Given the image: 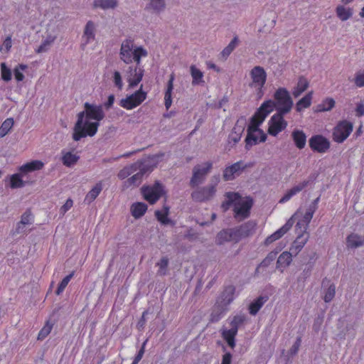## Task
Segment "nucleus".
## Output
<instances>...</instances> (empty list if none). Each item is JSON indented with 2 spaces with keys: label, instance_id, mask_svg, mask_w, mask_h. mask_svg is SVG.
Returning a JSON list of instances; mask_svg holds the SVG:
<instances>
[{
  "label": "nucleus",
  "instance_id": "obj_1",
  "mask_svg": "<svg viewBox=\"0 0 364 364\" xmlns=\"http://www.w3.org/2000/svg\"><path fill=\"white\" fill-rule=\"evenodd\" d=\"M293 100L289 91L284 87L278 88L274 94V100L264 101L257 109V114H260L264 118L275 108L277 112L288 114L293 107Z\"/></svg>",
  "mask_w": 364,
  "mask_h": 364
},
{
  "label": "nucleus",
  "instance_id": "obj_2",
  "mask_svg": "<svg viewBox=\"0 0 364 364\" xmlns=\"http://www.w3.org/2000/svg\"><path fill=\"white\" fill-rule=\"evenodd\" d=\"M99 126V122L87 120V109H85L77 114V119L73 128V140L77 141L87 136H93L97 133Z\"/></svg>",
  "mask_w": 364,
  "mask_h": 364
},
{
  "label": "nucleus",
  "instance_id": "obj_3",
  "mask_svg": "<svg viewBox=\"0 0 364 364\" xmlns=\"http://www.w3.org/2000/svg\"><path fill=\"white\" fill-rule=\"evenodd\" d=\"M266 118L262 116L260 114L255 113L250 119V124L247 127V134L245 138V149L250 150V149L258 143V137L255 134V132H258L260 134L259 141L264 142L267 139L266 134L259 128V127L263 123Z\"/></svg>",
  "mask_w": 364,
  "mask_h": 364
},
{
  "label": "nucleus",
  "instance_id": "obj_4",
  "mask_svg": "<svg viewBox=\"0 0 364 364\" xmlns=\"http://www.w3.org/2000/svg\"><path fill=\"white\" fill-rule=\"evenodd\" d=\"M141 192L150 204H154L165 193L164 186L159 181L152 186H143Z\"/></svg>",
  "mask_w": 364,
  "mask_h": 364
},
{
  "label": "nucleus",
  "instance_id": "obj_5",
  "mask_svg": "<svg viewBox=\"0 0 364 364\" xmlns=\"http://www.w3.org/2000/svg\"><path fill=\"white\" fill-rule=\"evenodd\" d=\"M286 114L275 113L269 119L267 132L269 134L276 136L279 132L284 130L287 127V122L284 119Z\"/></svg>",
  "mask_w": 364,
  "mask_h": 364
},
{
  "label": "nucleus",
  "instance_id": "obj_6",
  "mask_svg": "<svg viewBox=\"0 0 364 364\" xmlns=\"http://www.w3.org/2000/svg\"><path fill=\"white\" fill-rule=\"evenodd\" d=\"M142 87L141 85L140 89L134 94L122 99L119 105L127 109H132L141 104L146 97V92L142 90Z\"/></svg>",
  "mask_w": 364,
  "mask_h": 364
},
{
  "label": "nucleus",
  "instance_id": "obj_7",
  "mask_svg": "<svg viewBox=\"0 0 364 364\" xmlns=\"http://www.w3.org/2000/svg\"><path fill=\"white\" fill-rule=\"evenodd\" d=\"M353 131V124L347 120L338 123L333 132V139L338 143L343 142Z\"/></svg>",
  "mask_w": 364,
  "mask_h": 364
},
{
  "label": "nucleus",
  "instance_id": "obj_8",
  "mask_svg": "<svg viewBox=\"0 0 364 364\" xmlns=\"http://www.w3.org/2000/svg\"><path fill=\"white\" fill-rule=\"evenodd\" d=\"M250 75L252 79V82L250 84V86L258 89V94L262 95V89L264 85L267 80V74L264 69L260 66H255L253 69H252Z\"/></svg>",
  "mask_w": 364,
  "mask_h": 364
},
{
  "label": "nucleus",
  "instance_id": "obj_9",
  "mask_svg": "<svg viewBox=\"0 0 364 364\" xmlns=\"http://www.w3.org/2000/svg\"><path fill=\"white\" fill-rule=\"evenodd\" d=\"M215 185L197 188L191 193V197L196 202H204L210 200L215 194Z\"/></svg>",
  "mask_w": 364,
  "mask_h": 364
},
{
  "label": "nucleus",
  "instance_id": "obj_10",
  "mask_svg": "<svg viewBox=\"0 0 364 364\" xmlns=\"http://www.w3.org/2000/svg\"><path fill=\"white\" fill-rule=\"evenodd\" d=\"M309 144L312 151L318 153H326L330 148V141L322 135L312 136Z\"/></svg>",
  "mask_w": 364,
  "mask_h": 364
},
{
  "label": "nucleus",
  "instance_id": "obj_11",
  "mask_svg": "<svg viewBox=\"0 0 364 364\" xmlns=\"http://www.w3.org/2000/svg\"><path fill=\"white\" fill-rule=\"evenodd\" d=\"M205 167L201 168L199 165L194 166L193 169V176L190 181V185L192 187L198 186L204 179L205 176L211 170L213 164L210 161L205 163Z\"/></svg>",
  "mask_w": 364,
  "mask_h": 364
},
{
  "label": "nucleus",
  "instance_id": "obj_12",
  "mask_svg": "<svg viewBox=\"0 0 364 364\" xmlns=\"http://www.w3.org/2000/svg\"><path fill=\"white\" fill-rule=\"evenodd\" d=\"M247 167V166L245 165L242 161H237L231 166H227L223 171V178L224 181H228L235 179V177L239 176Z\"/></svg>",
  "mask_w": 364,
  "mask_h": 364
},
{
  "label": "nucleus",
  "instance_id": "obj_13",
  "mask_svg": "<svg viewBox=\"0 0 364 364\" xmlns=\"http://www.w3.org/2000/svg\"><path fill=\"white\" fill-rule=\"evenodd\" d=\"M84 107L85 109H87L88 121L93 119L96 121L95 122L100 123V121L103 119L105 117L102 105H96L89 102H85L84 104Z\"/></svg>",
  "mask_w": 364,
  "mask_h": 364
},
{
  "label": "nucleus",
  "instance_id": "obj_14",
  "mask_svg": "<svg viewBox=\"0 0 364 364\" xmlns=\"http://www.w3.org/2000/svg\"><path fill=\"white\" fill-rule=\"evenodd\" d=\"M252 204V200L250 198L241 200L236 203L234 208L235 218L241 217L242 219L247 218Z\"/></svg>",
  "mask_w": 364,
  "mask_h": 364
},
{
  "label": "nucleus",
  "instance_id": "obj_15",
  "mask_svg": "<svg viewBox=\"0 0 364 364\" xmlns=\"http://www.w3.org/2000/svg\"><path fill=\"white\" fill-rule=\"evenodd\" d=\"M246 125V119L244 117L237 119L232 132L228 136V143H233V145L237 144L241 139L242 134Z\"/></svg>",
  "mask_w": 364,
  "mask_h": 364
},
{
  "label": "nucleus",
  "instance_id": "obj_16",
  "mask_svg": "<svg viewBox=\"0 0 364 364\" xmlns=\"http://www.w3.org/2000/svg\"><path fill=\"white\" fill-rule=\"evenodd\" d=\"M138 172L134 174L132 177L129 178L125 181L127 186H138L141 181L143 176L149 171H151V167L148 164L141 161V167L138 168Z\"/></svg>",
  "mask_w": 364,
  "mask_h": 364
},
{
  "label": "nucleus",
  "instance_id": "obj_17",
  "mask_svg": "<svg viewBox=\"0 0 364 364\" xmlns=\"http://www.w3.org/2000/svg\"><path fill=\"white\" fill-rule=\"evenodd\" d=\"M144 70L140 67L136 66L133 68L129 67V76L128 78L129 86L132 88L135 87L142 80Z\"/></svg>",
  "mask_w": 364,
  "mask_h": 364
},
{
  "label": "nucleus",
  "instance_id": "obj_18",
  "mask_svg": "<svg viewBox=\"0 0 364 364\" xmlns=\"http://www.w3.org/2000/svg\"><path fill=\"white\" fill-rule=\"evenodd\" d=\"M218 244H223L225 242H238V237L235 228H228L221 230L217 236Z\"/></svg>",
  "mask_w": 364,
  "mask_h": 364
},
{
  "label": "nucleus",
  "instance_id": "obj_19",
  "mask_svg": "<svg viewBox=\"0 0 364 364\" xmlns=\"http://www.w3.org/2000/svg\"><path fill=\"white\" fill-rule=\"evenodd\" d=\"M255 222L248 221L239 227L234 228L238 237V241L243 237L250 235L255 228Z\"/></svg>",
  "mask_w": 364,
  "mask_h": 364
},
{
  "label": "nucleus",
  "instance_id": "obj_20",
  "mask_svg": "<svg viewBox=\"0 0 364 364\" xmlns=\"http://www.w3.org/2000/svg\"><path fill=\"white\" fill-rule=\"evenodd\" d=\"M291 137L295 146L299 149H302L305 147L306 143V135L302 130L297 129H294L291 132Z\"/></svg>",
  "mask_w": 364,
  "mask_h": 364
},
{
  "label": "nucleus",
  "instance_id": "obj_21",
  "mask_svg": "<svg viewBox=\"0 0 364 364\" xmlns=\"http://www.w3.org/2000/svg\"><path fill=\"white\" fill-rule=\"evenodd\" d=\"M95 23L92 21H89L85 27L84 33L82 38L85 39V42L82 44V46H85L87 44L94 41L95 39Z\"/></svg>",
  "mask_w": 364,
  "mask_h": 364
},
{
  "label": "nucleus",
  "instance_id": "obj_22",
  "mask_svg": "<svg viewBox=\"0 0 364 364\" xmlns=\"http://www.w3.org/2000/svg\"><path fill=\"white\" fill-rule=\"evenodd\" d=\"M237 334V331L235 329L230 328L225 329L223 328L221 330V336L227 342L229 347L233 349L235 347V336Z\"/></svg>",
  "mask_w": 364,
  "mask_h": 364
},
{
  "label": "nucleus",
  "instance_id": "obj_23",
  "mask_svg": "<svg viewBox=\"0 0 364 364\" xmlns=\"http://www.w3.org/2000/svg\"><path fill=\"white\" fill-rule=\"evenodd\" d=\"M235 287L232 285L226 287L221 294V304L223 306L229 305L234 299Z\"/></svg>",
  "mask_w": 364,
  "mask_h": 364
},
{
  "label": "nucleus",
  "instance_id": "obj_24",
  "mask_svg": "<svg viewBox=\"0 0 364 364\" xmlns=\"http://www.w3.org/2000/svg\"><path fill=\"white\" fill-rule=\"evenodd\" d=\"M119 0H94V9L100 8L103 10L114 9L118 6Z\"/></svg>",
  "mask_w": 364,
  "mask_h": 364
},
{
  "label": "nucleus",
  "instance_id": "obj_25",
  "mask_svg": "<svg viewBox=\"0 0 364 364\" xmlns=\"http://www.w3.org/2000/svg\"><path fill=\"white\" fill-rule=\"evenodd\" d=\"M141 167V161H138L129 166H127L124 167L122 169H121L117 176L119 179L123 180L128 176H129L131 174L134 173V172L137 171L138 168Z\"/></svg>",
  "mask_w": 364,
  "mask_h": 364
},
{
  "label": "nucleus",
  "instance_id": "obj_26",
  "mask_svg": "<svg viewBox=\"0 0 364 364\" xmlns=\"http://www.w3.org/2000/svg\"><path fill=\"white\" fill-rule=\"evenodd\" d=\"M268 299L267 296H260L254 300L249 306L250 314L253 316L256 315Z\"/></svg>",
  "mask_w": 364,
  "mask_h": 364
},
{
  "label": "nucleus",
  "instance_id": "obj_27",
  "mask_svg": "<svg viewBox=\"0 0 364 364\" xmlns=\"http://www.w3.org/2000/svg\"><path fill=\"white\" fill-rule=\"evenodd\" d=\"M309 81L304 77L299 78L296 85L294 87L292 95L294 97H299L309 87Z\"/></svg>",
  "mask_w": 364,
  "mask_h": 364
},
{
  "label": "nucleus",
  "instance_id": "obj_28",
  "mask_svg": "<svg viewBox=\"0 0 364 364\" xmlns=\"http://www.w3.org/2000/svg\"><path fill=\"white\" fill-rule=\"evenodd\" d=\"M147 205L144 203H135L131 206L132 215L136 219L142 217L147 210Z\"/></svg>",
  "mask_w": 364,
  "mask_h": 364
},
{
  "label": "nucleus",
  "instance_id": "obj_29",
  "mask_svg": "<svg viewBox=\"0 0 364 364\" xmlns=\"http://www.w3.org/2000/svg\"><path fill=\"white\" fill-rule=\"evenodd\" d=\"M308 237H304V235L301 234L298 235L291 247H290V252L294 254L295 255H297L306 243Z\"/></svg>",
  "mask_w": 364,
  "mask_h": 364
},
{
  "label": "nucleus",
  "instance_id": "obj_30",
  "mask_svg": "<svg viewBox=\"0 0 364 364\" xmlns=\"http://www.w3.org/2000/svg\"><path fill=\"white\" fill-rule=\"evenodd\" d=\"M44 164L42 161L36 160L26 163L20 167V171L22 173H26L33 171L41 170Z\"/></svg>",
  "mask_w": 364,
  "mask_h": 364
},
{
  "label": "nucleus",
  "instance_id": "obj_31",
  "mask_svg": "<svg viewBox=\"0 0 364 364\" xmlns=\"http://www.w3.org/2000/svg\"><path fill=\"white\" fill-rule=\"evenodd\" d=\"M347 245L351 248H356L364 245V237L357 234H350L347 237Z\"/></svg>",
  "mask_w": 364,
  "mask_h": 364
},
{
  "label": "nucleus",
  "instance_id": "obj_32",
  "mask_svg": "<svg viewBox=\"0 0 364 364\" xmlns=\"http://www.w3.org/2000/svg\"><path fill=\"white\" fill-rule=\"evenodd\" d=\"M292 253L290 252H283L277 259V268L288 267L292 261Z\"/></svg>",
  "mask_w": 364,
  "mask_h": 364
},
{
  "label": "nucleus",
  "instance_id": "obj_33",
  "mask_svg": "<svg viewBox=\"0 0 364 364\" xmlns=\"http://www.w3.org/2000/svg\"><path fill=\"white\" fill-rule=\"evenodd\" d=\"M173 80H174V76L173 75H171L170 79L167 84V89L165 92L164 96V105L166 108V109H168L169 107L171 105L172 103V98H171V92L173 89Z\"/></svg>",
  "mask_w": 364,
  "mask_h": 364
},
{
  "label": "nucleus",
  "instance_id": "obj_34",
  "mask_svg": "<svg viewBox=\"0 0 364 364\" xmlns=\"http://www.w3.org/2000/svg\"><path fill=\"white\" fill-rule=\"evenodd\" d=\"M191 75L192 76V85H203L205 82L203 80V73L198 69L196 65H192L190 67Z\"/></svg>",
  "mask_w": 364,
  "mask_h": 364
},
{
  "label": "nucleus",
  "instance_id": "obj_35",
  "mask_svg": "<svg viewBox=\"0 0 364 364\" xmlns=\"http://www.w3.org/2000/svg\"><path fill=\"white\" fill-rule=\"evenodd\" d=\"M312 95H313V92L311 91L296 102V110L297 112H300L304 109L308 108L311 106Z\"/></svg>",
  "mask_w": 364,
  "mask_h": 364
},
{
  "label": "nucleus",
  "instance_id": "obj_36",
  "mask_svg": "<svg viewBox=\"0 0 364 364\" xmlns=\"http://www.w3.org/2000/svg\"><path fill=\"white\" fill-rule=\"evenodd\" d=\"M102 186L101 183H97L86 195L85 202L90 204L99 196L102 191Z\"/></svg>",
  "mask_w": 364,
  "mask_h": 364
},
{
  "label": "nucleus",
  "instance_id": "obj_37",
  "mask_svg": "<svg viewBox=\"0 0 364 364\" xmlns=\"http://www.w3.org/2000/svg\"><path fill=\"white\" fill-rule=\"evenodd\" d=\"M166 8L164 0H150V3L146 5L145 9H152L156 14H160Z\"/></svg>",
  "mask_w": 364,
  "mask_h": 364
},
{
  "label": "nucleus",
  "instance_id": "obj_38",
  "mask_svg": "<svg viewBox=\"0 0 364 364\" xmlns=\"http://www.w3.org/2000/svg\"><path fill=\"white\" fill-rule=\"evenodd\" d=\"M148 55L146 50L141 46L137 47L133 50L132 61L134 60L136 63V66L139 67L141 63V58L146 57Z\"/></svg>",
  "mask_w": 364,
  "mask_h": 364
},
{
  "label": "nucleus",
  "instance_id": "obj_39",
  "mask_svg": "<svg viewBox=\"0 0 364 364\" xmlns=\"http://www.w3.org/2000/svg\"><path fill=\"white\" fill-rule=\"evenodd\" d=\"M164 213L160 210H156L155 212V215L159 222H161L164 225H167L169 223H171V220L168 218V215L169 213V207L164 206Z\"/></svg>",
  "mask_w": 364,
  "mask_h": 364
},
{
  "label": "nucleus",
  "instance_id": "obj_40",
  "mask_svg": "<svg viewBox=\"0 0 364 364\" xmlns=\"http://www.w3.org/2000/svg\"><path fill=\"white\" fill-rule=\"evenodd\" d=\"M337 16L341 21L348 20L353 15L352 10L350 9H346L343 6H338L336 8Z\"/></svg>",
  "mask_w": 364,
  "mask_h": 364
},
{
  "label": "nucleus",
  "instance_id": "obj_41",
  "mask_svg": "<svg viewBox=\"0 0 364 364\" xmlns=\"http://www.w3.org/2000/svg\"><path fill=\"white\" fill-rule=\"evenodd\" d=\"M25 183L20 173H15L11 176L10 186L11 188H22L25 186Z\"/></svg>",
  "mask_w": 364,
  "mask_h": 364
},
{
  "label": "nucleus",
  "instance_id": "obj_42",
  "mask_svg": "<svg viewBox=\"0 0 364 364\" xmlns=\"http://www.w3.org/2000/svg\"><path fill=\"white\" fill-rule=\"evenodd\" d=\"M13 118L6 119L0 127V138L6 136L14 125Z\"/></svg>",
  "mask_w": 364,
  "mask_h": 364
},
{
  "label": "nucleus",
  "instance_id": "obj_43",
  "mask_svg": "<svg viewBox=\"0 0 364 364\" xmlns=\"http://www.w3.org/2000/svg\"><path fill=\"white\" fill-rule=\"evenodd\" d=\"M79 156H77L76 154H73L71 152L66 153L63 156V163L66 166H72L74 165L78 160Z\"/></svg>",
  "mask_w": 364,
  "mask_h": 364
},
{
  "label": "nucleus",
  "instance_id": "obj_44",
  "mask_svg": "<svg viewBox=\"0 0 364 364\" xmlns=\"http://www.w3.org/2000/svg\"><path fill=\"white\" fill-rule=\"evenodd\" d=\"M335 106V100L333 98H326L321 104L318 105V111L325 112L331 110Z\"/></svg>",
  "mask_w": 364,
  "mask_h": 364
},
{
  "label": "nucleus",
  "instance_id": "obj_45",
  "mask_svg": "<svg viewBox=\"0 0 364 364\" xmlns=\"http://www.w3.org/2000/svg\"><path fill=\"white\" fill-rule=\"evenodd\" d=\"M75 272H72L70 274L67 275L63 279L60 283L58 284V288L55 291V294L57 295H60L65 289L67 285L68 284L70 279L73 277Z\"/></svg>",
  "mask_w": 364,
  "mask_h": 364
},
{
  "label": "nucleus",
  "instance_id": "obj_46",
  "mask_svg": "<svg viewBox=\"0 0 364 364\" xmlns=\"http://www.w3.org/2000/svg\"><path fill=\"white\" fill-rule=\"evenodd\" d=\"M317 176H318V174L316 173H311L306 180L299 183V184L296 185L295 186L297 188H299V191L301 192L309 185L313 183L315 181V180L316 179Z\"/></svg>",
  "mask_w": 364,
  "mask_h": 364
},
{
  "label": "nucleus",
  "instance_id": "obj_47",
  "mask_svg": "<svg viewBox=\"0 0 364 364\" xmlns=\"http://www.w3.org/2000/svg\"><path fill=\"white\" fill-rule=\"evenodd\" d=\"M225 196L228 198V200L223 203L222 204V207L224 208L225 210H227L235 200L240 198V196L237 193L228 192L226 193Z\"/></svg>",
  "mask_w": 364,
  "mask_h": 364
},
{
  "label": "nucleus",
  "instance_id": "obj_48",
  "mask_svg": "<svg viewBox=\"0 0 364 364\" xmlns=\"http://www.w3.org/2000/svg\"><path fill=\"white\" fill-rule=\"evenodd\" d=\"M156 266L159 267L157 274L159 275H166L167 273V268L168 266V259L166 257H162L159 262L156 263Z\"/></svg>",
  "mask_w": 364,
  "mask_h": 364
},
{
  "label": "nucleus",
  "instance_id": "obj_49",
  "mask_svg": "<svg viewBox=\"0 0 364 364\" xmlns=\"http://www.w3.org/2000/svg\"><path fill=\"white\" fill-rule=\"evenodd\" d=\"M1 79L5 82H9L11 80V70L7 67L5 63H1Z\"/></svg>",
  "mask_w": 364,
  "mask_h": 364
},
{
  "label": "nucleus",
  "instance_id": "obj_50",
  "mask_svg": "<svg viewBox=\"0 0 364 364\" xmlns=\"http://www.w3.org/2000/svg\"><path fill=\"white\" fill-rule=\"evenodd\" d=\"M28 66L24 64H18L14 70V74L15 79L18 82H21L24 79V75L22 73V71L25 70Z\"/></svg>",
  "mask_w": 364,
  "mask_h": 364
},
{
  "label": "nucleus",
  "instance_id": "obj_51",
  "mask_svg": "<svg viewBox=\"0 0 364 364\" xmlns=\"http://www.w3.org/2000/svg\"><path fill=\"white\" fill-rule=\"evenodd\" d=\"M277 251L270 252L267 257L261 262L259 267H267L276 259Z\"/></svg>",
  "mask_w": 364,
  "mask_h": 364
},
{
  "label": "nucleus",
  "instance_id": "obj_52",
  "mask_svg": "<svg viewBox=\"0 0 364 364\" xmlns=\"http://www.w3.org/2000/svg\"><path fill=\"white\" fill-rule=\"evenodd\" d=\"M336 294V286L331 284L325 292L323 300L325 302H330L335 296Z\"/></svg>",
  "mask_w": 364,
  "mask_h": 364
},
{
  "label": "nucleus",
  "instance_id": "obj_53",
  "mask_svg": "<svg viewBox=\"0 0 364 364\" xmlns=\"http://www.w3.org/2000/svg\"><path fill=\"white\" fill-rule=\"evenodd\" d=\"M52 328L53 324L50 323L49 321H48L38 333V339H44L50 333Z\"/></svg>",
  "mask_w": 364,
  "mask_h": 364
},
{
  "label": "nucleus",
  "instance_id": "obj_54",
  "mask_svg": "<svg viewBox=\"0 0 364 364\" xmlns=\"http://www.w3.org/2000/svg\"><path fill=\"white\" fill-rule=\"evenodd\" d=\"M300 191L295 186L290 188L284 196L280 199L279 203H283L291 198L294 196L299 193Z\"/></svg>",
  "mask_w": 364,
  "mask_h": 364
},
{
  "label": "nucleus",
  "instance_id": "obj_55",
  "mask_svg": "<svg viewBox=\"0 0 364 364\" xmlns=\"http://www.w3.org/2000/svg\"><path fill=\"white\" fill-rule=\"evenodd\" d=\"M283 235H284V233L282 232V231L280 229H279L278 230H277L273 234H272L271 235H269V237H267L266 238V240L264 241L265 245H270L273 242L281 238Z\"/></svg>",
  "mask_w": 364,
  "mask_h": 364
},
{
  "label": "nucleus",
  "instance_id": "obj_56",
  "mask_svg": "<svg viewBox=\"0 0 364 364\" xmlns=\"http://www.w3.org/2000/svg\"><path fill=\"white\" fill-rule=\"evenodd\" d=\"M55 38L49 37L47 39H46L38 48L36 50V52L38 53L46 52L50 46L52 44V43L54 41Z\"/></svg>",
  "mask_w": 364,
  "mask_h": 364
},
{
  "label": "nucleus",
  "instance_id": "obj_57",
  "mask_svg": "<svg viewBox=\"0 0 364 364\" xmlns=\"http://www.w3.org/2000/svg\"><path fill=\"white\" fill-rule=\"evenodd\" d=\"M245 321L244 316H235L233 317L232 320L230 321V328L232 329H235L236 331H238L239 326L242 324Z\"/></svg>",
  "mask_w": 364,
  "mask_h": 364
},
{
  "label": "nucleus",
  "instance_id": "obj_58",
  "mask_svg": "<svg viewBox=\"0 0 364 364\" xmlns=\"http://www.w3.org/2000/svg\"><path fill=\"white\" fill-rule=\"evenodd\" d=\"M32 214L30 210H26L24 213L21 215L20 224H23L24 225L31 224L32 223Z\"/></svg>",
  "mask_w": 364,
  "mask_h": 364
},
{
  "label": "nucleus",
  "instance_id": "obj_59",
  "mask_svg": "<svg viewBox=\"0 0 364 364\" xmlns=\"http://www.w3.org/2000/svg\"><path fill=\"white\" fill-rule=\"evenodd\" d=\"M354 81L357 87H364V70L356 73Z\"/></svg>",
  "mask_w": 364,
  "mask_h": 364
},
{
  "label": "nucleus",
  "instance_id": "obj_60",
  "mask_svg": "<svg viewBox=\"0 0 364 364\" xmlns=\"http://www.w3.org/2000/svg\"><path fill=\"white\" fill-rule=\"evenodd\" d=\"M133 51V41L131 39H126L121 45L120 52Z\"/></svg>",
  "mask_w": 364,
  "mask_h": 364
},
{
  "label": "nucleus",
  "instance_id": "obj_61",
  "mask_svg": "<svg viewBox=\"0 0 364 364\" xmlns=\"http://www.w3.org/2000/svg\"><path fill=\"white\" fill-rule=\"evenodd\" d=\"M113 81L114 83V85L119 89L122 90L123 87V82L122 80L121 74L119 71H114V75H113Z\"/></svg>",
  "mask_w": 364,
  "mask_h": 364
},
{
  "label": "nucleus",
  "instance_id": "obj_62",
  "mask_svg": "<svg viewBox=\"0 0 364 364\" xmlns=\"http://www.w3.org/2000/svg\"><path fill=\"white\" fill-rule=\"evenodd\" d=\"M120 59L123 60L125 63L129 64L132 63V55L133 51H125L123 53H119Z\"/></svg>",
  "mask_w": 364,
  "mask_h": 364
},
{
  "label": "nucleus",
  "instance_id": "obj_63",
  "mask_svg": "<svg viewBox=\"0 0 364 364\" xmlns=\"http://www.w3.org/2000/svg\"><path fill=\"white\" fill-rule=\"evenodd\" d=\"M314 267L313 263H308L306 267L303 270L302 273L301 274V276L299 277L300 279H306L308 277H310L312 269Z\"/></svg>",
  "mask_w": 364,
  "mask_h": 364
},
{
  "label": "nucleus",
  "instance_id": "obj_64",
  "mask_svg": "<svg viewBox=\"0 0 364 364\" xmlns=\"http://www.w3.org/2000/svg\"><path fill=\"white\" fill-rule=\"evenodd\" d=\"M147 342V340H146L142 346H141V348H140V350H139L138 353L136 354V355L135 356L133 362L132 364H138V363L141 360L144 354V352H145V345Z\"/></svg>",
  "mask_w": 364,
  "mask_h": 364
}]
</instances>
